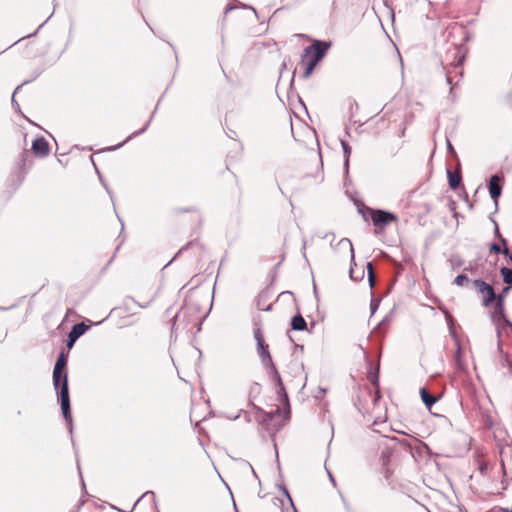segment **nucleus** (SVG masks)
<instances>
[{"mask_svg": "<svg viewBox=\"0 0 512 512\" xmlns=\"http://www.w3.org/2000/svg\"><path fill=\"white\" fill-rule=\"evenodd\" d=\"M429 210H430L429 205L425 203V204H424V211H425V212H428Z\"/></svg>", "mask_w": 512, "mask_h": 512, "instance_id": "obj_25", "label": "nucleus"}, {"mask_svg": "<svg viewBox=\"0 0 512 512\" xmlns=\"http://www.w3.org/2000/svg\"><path fill=\"white\" fill-rule=\"evenodd\" d=\"M501 466L505 476L512 475V448L502 449L500 452Z\"/></svg>", "mask_w": 512, "mask_h": 512, "instance_id": "obj_8", "label": "nucleus"}, {"mask_svg": "<svg viewBox=\"0 0 512 512\" xmlns=\"http://www.w3.org/2000/svg\"><path fill=\"white\" fill-rule=\"evenodd\" d=\"M331 44L320 40L314 41L307 46L301 55L300 67L303 70V77L308 79L318 63L324 58Z\"/></svg>", "mask_w": 512, "mask_h": 512, "instance_id": "obj_1", "label": "nucleus"}, {"mask_svg": "<svg viewBox=\"0 0 512 512\" xmlns=\"http://www.w3.org/2000/svg\"><path fill=\"white\" fill-rule=\"evenodd\" d=\"M333 259L336 262H348L349 264L354 261V248L349 239H341L334 246Z\"/></svg>", "mask_w": 512, "mask_h": 512, "instance_id": "obj_4", "label": "nucleus"}, {"mask_svg": "<svg viewBox=\"0 0 512 512\" xmlns=\"http://www.w3.org/2000/svg\"><path fill=\"white\" fill-rule=\"evenodd\" d=\"M509 257H510V260L512 261V254Z\"/></svg>", "mask_w": 512, "mask_h": 512, "instance_id": "obj_28", "label": "nucleus"}, {"mask_svg": "<svg viewBox=\"0 0 512 512\" xmlns=\"http://www.w3.org/2000/svg\"><path fill=\"white\" fill-rule=\"evenodd\" d=\"M501 242L504 244V246L506 245V240L504 238H501Z\"/></svg>", "mask_w": 512, "mask_h": 512, "instance_id": "obj_27", "label": "nucleus"}, {"mask_svg": "<svg viewBox=\"0 0 512 512\" xmlns=\"http://www.w3.org/2000/svg\"><path fill=\"white\" fill-rule=\"evenodd\" d=\"M469 282L470 280L465 274H459L454 280V284L457 286H466Z\"/></svg>", "mask_w": 512, "mask_h": 512, "instance_id": "obj_19", "label": "nucleus"}, {"mask_svg": "<svg viewBox=\"0 0 512 512\" xmlns=\"http://www.w3.org/2000/svg\"><path fill=\"white\" fill-rule=\"evenodd\" d=\"M472 284L476 291L482 296V305L484 307H490L496 298L494 288L481 279L473 280Z\"/></svg>", "mask_w": 512, "mask_h": 512, "instance_id": "obj_5", "label": "nucleus"}, {"mask_svg": "<svg viewBox=\"0 0 512 512\" xmlns=\"http://www.w3.org/2000/svg\"><path fill=\"white\" fill-rule=\"evenodd\" d=\"M350 277L353 280H358L361 278L360 276H355V270L352 267H350Z\"/></svg>", "mask_w": 512, "mask_h": 512, "instance_id": "obj_23", "label": "nucleus"}, {"mask_svg": "<svg viewBox=\"0 0 512 512\" xmlns=\"http://www.w3.org/2000/svg\"><path fill=\"white\" fill-rule=\"evenodd\" d=\"M368 214L375 227V233L382 232L388 225L397 221V216L395 214L384 210L369 208Z\"/></svg>", "mask_w": 512, "mask_h": 512, "instance_id": "obj_3", "label": "nucleus"}, {"mask_svg": "<svg viewBox=\"0 0 512 512\" xmlns=\"http://www.w3.org/2000/svg\"><path fill=\"white\" fill-rule=\"evenodd\" d=\"M501 178L498 175H493L489 182V193L491 198L497 203L501 195L502 188L500 186Z\"/></svg>", "mask_w": 512, "mask_h": 512, "instance_id": "obj_10", "label": "nucleus"}, {"mask_svg": "<svg viewBox=\"0 0 512 512\" xmlns=\"http://www.w3.org/2000/svg\"><path fill=\"white\" fill-rule=\"evenodd\" d=\"M275 376H276V379H277V383L279 385L280 401H281L282 404H284L286 406H289L288 395H287V393L285 391L282 379H281V377H280V375H279V373L277 371H275Z\"/></svg>", "mask_w": 512, "mask_h": 512, "instance_id": "obj_12", "label": "nucleus"}, {"mask_svg": "<svg viewBox=\"0 0 512 512\" xmlns=\"http://www.w3.org/2000/svg\"><path fill=\"white\" fill-rule=\"evenodd\" d=\"M89 329V326L86 325L84 322L75 324L71 331L68 334V341H67V347L68 349H71L76 342V340L82 336L87 330Z\"/></svg>", "mask_w": 512, "mask_h": 512, "instance_id": "obj_7", "label": "nucleus"}, {"mask_svg": "<svg viewBox=\"0 0 512 512\" xmlns=\"http://www.w3.org/2000/svg\"><path fill=\"white\" fill-rule=\"evenodd\" d=\"M367 270H368L369 282H370V285L372 287L374 285V283H375V275H374L372 263H370V262L367 263Z\"/></svg>", "mask_w": 512, "mask_h": 512, "instance_id": "obj_22", "label": "nucleus"}, {"mask_svg": "<svg viewBox=\"0 0 512 512\" xmlns=\"http://www.w3.org/2000/svg\"><path fill=\"white\" fill-rule=\"evenodd\" d=\"M500 274L503 277L504 283L510 285L512 284V269L507 267H502L500 269Z\"/></svg>", "mask_w": 512, "mask_h": 512, "instance_id": "obj_17", "label": "nucleus"}, {"mask_svg": "<svg viewBox=\"0 0 512 512\" xmlns=\"http://www.w3.org/2000/svg\"><path fill=\"white\" fill-rule=\"evenodd\" d=\"M448 180L449 186L451 189L456 190L461 183V174L460 172H451L448 171Z\"/></svg>", "mask_w": 512, "mask_h": 512, "instance_id": "obj_14", "label": "nucleus"}, {"mask_svg": "<svg viewBox=\"0 0 512 512\" xmlns=\"http://www.w3.org/2000/svg\"><path fill=\"white\" fill-rule=\"evenodd\" d=\"M53 384L55 388H60V402H61V410L63 416L67 422L71 421L70 414V398H69V389H68V377L67 373L64 371H58L56 373V369L53 370Z\"/></svg>", "mask_w": 512, "mask_h": 512, "instance_id": "obj_2", "label": "nucleus"}, {"mask_svg": "<svg viewBox=\"0 0 512 512\" xmlns=\"http://www.w3.org/2000/svg\"><path fill=\"white\" fill-rule=\"evenodd\" d=\"M31 150L37 157H46L50 153V147L44 137L36 138L33 143Z\"/></svg>", "mask_w": 512, "mask_h": 512, "instance_id": "obj_6", "label": "nucleus"}, {"mask_svg": "<svg viewBox=\"0 0 512 512\" xmlns=\"http://www.w3.org/2000/svg\"><path fill=\"white\" fill-rule=\"evenodd\" d=\"M272 501H273V503H274L275 505H277V503H278V502H279V503H282V500H280V499H279V498H277V497L272 498Z\"/></svg>", "mask_w": 512, "mask_h": 512, "instance_id": "obj_24", "label": "nucleus"}, {"mask_svg": "<svg viewBox=\"0 0 512 512\" xmlns=\"http://www.w3.org/2000/svg\"><path fill=\"white\" fill-rule=\"evenodd\" d=\"M510 290H511L510 286L504 287L500 294H496V298L494 301H499V299L501 298L502 303L505 304V297L510 292Z\"/></svg>", "mask_w": 512, "mask_h": 512, "instance_id": "obj_21", "label": "nucleus"}, {"mask_svg": "<svg viewBox=\"0 0 512 512\" xmlns=\"http://www.w3.org/2000/svg\"><path fill=\"white\" fill-rule=\"evenodd\" d=\"M490 251H492L494 253H503L504 255L509 254L508 248L504 247V249H501L500 245H498L496 243L491 244Z\"/></svg>", "mask_w": 512, "mask_h": 512, "instance_id": "obj_20", "label": "nucleus"}, {"mask_svg": "<svg viewBox=\"0 0 512 512\" xmlns=\"http://www.w3.org/2000/svg\"><path fill=\"white\" fill-rule=\"evenodd\" d=\"M254 337L257 341V349H258V353L260 354V356L263 359L267 358L268 360L271 361V356H270V353L268 350V345L264 341L261 329L258 328V329L254 330Z\"/></svg>", "mask_w": 512, "mask_h": 512, "instance_id": "obj_9", "label": "nucleus"}, {"mask_svg": "<svg viewBox=\"0 0 512 512\" xmlns=\"http://www.w3.org/2000/svg\"><path fill=\"white\" fill-rule=\"evenodd\" d=\"M67 365V355L64 352H61L58 356V359L55 363L54 369H56V373L58 371H64Z\"/></svg>", "mask_w": 512, "mask_h": 512, "instance_id": "obj_16", "label": "nucleus"}, {"mask_svg": "<svg viewBox=\"0 0 512 512\" xmlns=\"http://www.w3.org/2000/svg\"><path fill=\"white\" fill-rule=\"evenodd\" d=\"M414 194L410 195L409 199H408V204L411 205L412 204V198H413Z\"/></svg>", "mask_w": 512, "mask_h": 512, "instance_id": "obj_26", "label": "nucleus"}, {"mask_svg": "<svg viewBox=\"0 0 512 512\" xmlns=\"http://www.w3.org/2000/svg\"><path fill=\"white\" fill-rule=\"evenodd\" d=\"M174 213L175 215H180L182 213H193L196 214L198 217L200 216L198 210L195 207L177 208L174 210Z\"/></svg>", "mask_w": 512, "mask_h": 512, "instance_id": "obj_18", "label": "nucleus"}, {"mask_svg": "<svg viewBox=\"0 0 512 512\" xmlns=\"http://www.w3.org/2000/svg\"><path fill=\"white\" fill-rule=\"evenodd\" d=\"M420 394L422 401L428 408H430L437 401V398L431 395L425 388L421 389Z\"/></svg>", "mask_w": 512, "mask_h": 512, "instance_id": "obj_15", "label": "nucleus"}, {"mask_svg": "<svg viewBox=\"0 0 512 512\" xmlns=\"http://www.w3.org/2000/svg\"><path fill=\"white\" fill-rule=\"evenodd\" d=\"M493 304L491 318L494 322H501L505 318V304L502 303L501 298L499 301H494Z\"/></svg>", "mask_w": 512, "mask_h": 512, "instance_id": "obj_11", "label": "nucleus"}, {"mask_svg": "<svg viewBox=\"0 0 512 512\" xmlns=\"http://www.w3.org/2000/svg\"><path fill=\"white\" fill-rule=\"evenodd\" d=\"M291 327L293 330L303 331L306 329L307 323L305 319L300 314H298L292 318Z\"/></svg>", "mask_w": 512, "mask_h": 512, "instance_id": "obj_13", "label": "nucleus"}]
</instances>
